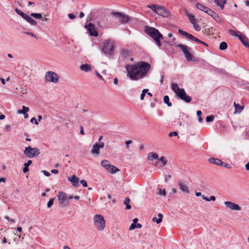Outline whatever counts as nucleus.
I'll return each instance as SVG.
<instances>
[{
  "mask_svg": "<svg viewBox=\"0 0 249 249\" xmlns=\"http://www.w3.org/2000/svg\"><path fill=\"white\" fill-rule=\"evenodd\" d=\"M151 65L148 62L140 61L134 65L127 64V76L132 81H138L146 76Z\"/></svg>",
  "mask_w": 249,
  "mask_h": 249,
  "instance_id": "f257e3e1",
  "label": "nucleus"
},
{
  "mask_svg": "<svg viewBox=\"0 0 249 249\" xmlns=\"http://www.w3.org/2000/svg\"><path fill=\"white\" fill-rule=\"evenodd\" d=\"M171 87L176 96L180 99L187 103L191 102L192 97L186 94L184 89H180L178 85L175 83H171Z\"/></svg>",
  "mask_w": 249,
  "mask_h": 249,
  "instance_id": "f03ea898",
  "label": "nucleus"
},
{
  "mask_svg": "<svg viewBox=\"0 0 249 249\" xmlns=\"http://www.w3.org/2000/svg\"><path fill=\"white\" fill-rule=\"evenodd\" d=\"M145 32L154 40L159 47L161 46L160 40L163 38V36L157 29L146 27Z\"/></svg>",
  "mask_w": 249,
  "mask_h": 249,
  "instance_id": "7ed1b4c3",
  "label": "nucleus"
},
{
  "mask_svg": "<svg viewBox=\"0 0 249 249\" xmlns=\"http://www.w3.org/2000/svg\"><path fill=\"white\" fill-rule=\"evenodd\" d=\"M103 51L104 53L109 58L113 57L114 45L110 40H106L103 45Z\"/></svg>",
  "mask_w": 249,
  "mask_h": 249,
  "instance_id": "20e7f679",
  "label": "nucleus"
},
{
  "mask_svg": "<svg viewBox=\"0 0 249 249\" xmlns=\"http://www.w3.org/2000/svg\"><path fill=\"white\" fill-rule=\"evenodd\" d=\"M93 222L95 228L100 231L104 230L106 227L105 220L101 214H96L93 217Z\"/></svg>",
  "mask_w": 249,
  "mask_h": 249,
  "instance_id": "39448f33",
  "label": "nucleus"
},
{
  "mask_svg": "<svg viewBox=\"0 0 249 249\" xmlns=\"http://www.w3.org/2000/svg\"><path fill=\"white\" fill-rule=\"evenodd\" d=\"M176 48H179L183 53L187 61H191L193 60V55L190 52L191 49L187 46L182 44H179L176 46ZM195 60H194V61Z\"/></svg>",
  "mask_w": 249,
  "mask_h": 249,
  "instance_id": "423d86ee",
  "label": "nucleus"
},
{
  "mask_svg": "<svg viewBox=\"0 0 249 249\" xmlns=\"http://www.w3.org/2000/svg\"><path fill=\"white\" fill-rule=\"evenodd\" d=\"M40 153V150L38 148H32L30 146L25 147L24 151V154L30 158L37 157Z\"/></svg>",
  "mask_w": 249,
  "mask_h": 249,
  "instance_id": "0eeeda50",
  "label": "nucleus"
},
{
  "mask_svg": "<svg viewBox=\"0 0 249 249\" xmlns=\"http://www.w3.org/2000/svg\"><path fill=\"white\" fill-rule=\"evenodd\" d=\"M101 165L111 174H115L119 170L114 165L110 164L109 162L107 160H102L101 161Z\"/></svg>",
  "mask_w": 249,
  "mask_h": 249,
  "instance_id": "6e6552de",
  "label": "nucleus"
},
{
  "mask_svg": "<svg viewBox=\"0 0 249 249\" xmlns=\"http://www.w3.org/2000/svg\"><path fill=\"white\" fill-rule=\"evenodd\" d=\"M46 79L47 81L53 82V83H56L58 81V76L57 74L53 71H47L46 73Z\"/></svg>",
  "mask_w": 249,
  "mask_h": 249,
  "instance_id": "1a4fd4ad",
  "label": "nucleus"
},
{
  "mask_svg": "<svg viewBox=\"0 0 249 249\" xmlns=\"http://www.w3.org/2000/svg\"><path fill=\"white\" fill-rule=\"evenodd\" d=\"M85 28L87 29L88 31L89 32L90 36H92L96 37L98 35V32L95 29L94 25L91 23H89L88 25H86L85 26Z\"/></svg>",
  "mask_w": 249,
  "mask_h": 249,
  "instance_id": "9d476101",
  "label": "nucleus"
},
{
  "mask_svg": "<svg viewBox=\"0 0 249 249\" xmlns=\"http://www.w3.org/2000/svg\"><path fill=\"white\" fill-rule=\"evenodd\" d=\"M112 15H114L116 18H117L118 20L122 23H126L129 20L128 16L123 15L121 13L113 12Z\"/></svg>",
  "mask_w": 249,
  "mask_h": 249,
  "instance_id": "9b49d317",
  "label": "nucleus"
},
{
  "mask_svg": "<svg viewBox=\"0 0 249 249\" xmlns=\"http://www.w3.org/2000/svg\"><path fill=\"white\" fill-rule=\"evenodd\" d=\"M156 13L163 17H168L170 15L169 10L166 9L164 7L160 6H158Z\"/></svg>",
  "mask_w": 249,
  "mask_h": 249,
  "instance_id": "f8f14e48",
  "label": "nucleus"
},
{
  "mask_svg": "<svg viewBox=\"0 0 249 249\" xmlns=\"http://www.w3.org/2000/svg\"><path fill=\"white\" fill-rule=\"evenodd\" d=\"M178 33L179 34L185 36L187 38H188L192 41H194L196 42H200V40H199V39L197 38L196 37L194 36L193 35L188 33L187 32L182 31L181 29H179L178 30Z\"/></svg>",
  "mask_w": 249,
  "mask_h": 249,
  "instance_id": "ddd939ff",
  "label": "nucleus"
},
{
  "mask_svg": "<svg viewBox=\"0 0 249 249\" xmlns=\"http://www.w3.org/2000/svg\"><path fill=\"white\" fill-rule=\"evenodd\" d=\"M224 204L226 207L231 210L240 211L241 209L240 206L238 204L233 203L231 201H225Z\"/></svg>",
  "mask_w": 249,
  "mask_h": 249,
  "instance_id": "4468645a",
  "label": "nucleus"
},
{
  "mask_svg": "<svg viewBox=\"0 0 249 249\" xmlns=\"http://www.w3.org/2000/svg\"><path fill=\"white\" fill-rule=\"evenodd\" d=\"M209 11V13H208V15L212 17L217 22L220 23H223L224 19L218 15L214 11L211 9Z\"/></svg>",
  "mask_w": 249,
  "mask_h": 249,
  "instance_id": "2eb2a0df",
  "label": "nucleus"
},
{
  "mask_svg": "<svg viewBox=\"0 0 249 249\" xmlns=\"http://www.w3.org/2000/svg\"><path fill=\"white\" fill-rule=\"evenodd\" d=\"M57 197L59 204L63 206L64 201L67 199V196L65 192L60 191L58 193Z\"/></svg>",
  "mask_w": 249,
  "mask_h": 249,
  "instance_id": "dca6fc26",
  "label": "nucleus"
},
{
  "mask_svg": "<svg viewBox=\"0 0 249 249\" xmlns=\"http://www.w3.org/2000/svg\"><path fill=\"white\" fill-rule=\"evenodd\" d=\"M238 38L245 46L249 48L248 39L245 35L241 34Z\"/></svg>",
  "mask_w": 249,
  "mask_h": 249,
  "instance_id": "f3484780",
  "label": "nucleus"
},
{
  "mask_svg": "<svg viewBox=\"0 0 249 249\" xmlns=\"http://www.w3.org/2000/svg\"><path fill=\"white\" fill-rule=\"evenodd\" d=\"M68 180L71 181L74 186L77 187L79 185V178L75 175L69 177Z\"/></svg>",
  "mask_w": 249,
  "mask_h": 249,
  "instance_id": "a211bd4d",
  "label": "nucleus"
},
{
  "mask_svg": "<svg viewBox=\"0 0 249 249\" xmlns=\"http://www.w3.org/2000/svg\"><path fill=\"white\" fill-rule=\"evenodd\" d=\"M196 7L198 9L207 13V14H208L209 13V11L211 10V9H210L209 7H206L204 5L200 3H197L196 4Z\"/></svg>",
  "mask_w": 249,
  "mask_h": 249,
  "instance_id": "6ab92c4d",
  "label": "nucleus"
},
{
  "mask_svg": "<svg viewBox=\"0 0 249 249\" xmlns=\"http://www.w3.org/2000/svg\"><path fill=\"white\" fill-rule=\"evenodd\" d=\"M178 185L179 186V188L182 191V192L185 193H189V189L188 187L181 181H178Z\"/></svg>",
  "mask_w": 249,
  "mask_h": 249,
  "instance_id": "aec40b11",
  "label": "nucleus"
},
{
  "mask_svg": "<svg viewBox=\"0 0 249 249\" xmlns=\"http://www.w3.org/2000/svg\"><path fill=\"white\" fill-rule=\"evenodd\" d=\"M209 162L211 164H215L216 165L221 166L223 164V161L218 159L214 158H210L208 160Z\"/></svg>",
  "mask_w": 249,
  "mask_h": 249,
  "instance_id": "412c9836",
  "label": "nucleus"
},
{
  "mask_svg": "<svg viewBox=\"0 0 249 249\" xmlns=\"http://www.w3.org/2000/svg\"><path fill=\"white\" fill-rule=\"evenodd\" d=\"M23 18L32 25L36 26L37 24V22L36 20L27 14H26Z\"/></svg>",
  "mask_w": 249,
  "mask_h": 249,
  "instance_id": "4be33fe9",
  "label": "nucleus"
},
{
  "mask_svg": "<svg viewBox=\"0 0 249 249\" xmlns=\"http://www.w3.org/2000/svg\"><path fill=\"white\" fill-rule=\"evenodd\" d=\"M80 70L84 72H89L91 71V67L88 64H82L80 66Z\"/></svg>",
  "mask_w": 249,
  "mask_h": 249,
  "instance_id": "5701e85b",
  "label": "nucleus"
},
{
  "mask_svg": "<svg viewBox=\"0 0 249 249\" xmlns=\"http://www.w3.org/2000/svg\"><path fill=\"white\" fill-rule=\"evenodd\" d=\"M100 148L98 146V143L96 142L95 144H93L92 148L91 150V152L93 154H99Z\"/></svg>",
  "mask_w": 249,
  "mask_h": 249,
  "instance_id": "b1692460",
  "label": "nucleus"
},
{
  "mask_svg": "<svg viewBox=\"0 0 249 249\" xmlns=\"http://www.w3.org/2000/svg\"><path fill=\"white\" fill-rule=\"evenodd\" d=\"M158 155L156 153L150 152L148 154L147 160L152 161L154 159H158Z\"/></svg>",
  "mask_w": 249,
  "mask_h": 249,
  "instance_id": "393cba45",
  "label": "nucleus"
},
{
  "mask_svg": "<svg viewBox=\"0 0 249 249\" xmlns=\"http://www.w3.org/2000/svg\"><path fill=\"white\" fill-rule=\"evenodd\" d=\"M186 15L189 18L190 22L193 24L195 23L196 22V18L195 17V16L189 14L187 11H185Z\"/></svg>",
  "mask_w": 249,
  "mask_h": 249,
  "instance_id": "a878e982",
  "label": "nucleus"
},
{
  "mask_svg": "<svg viewBox=\"0 0 249 249\" xmlns=\"http://www.w3.org/2000/svg\"><path fill=\"white\" fill-rule=\"evenodd\" d=\"M214 1L217 5L220 7L222 9H224V5L227 2V0H214Z\"/></svg>",
  "mask_w": 249,
  "mask_h": 249,
  "instance_id": "bb28decb",
  "label": "nucleus"
},
{
  "mask_svg": "<svg viewBox=\"0 0 249 249\" xmlns=\"http://www.w3.org/2000/svg\"><path fill=\"white\" fill-rule=\"evenodd\" d=\"M229 33L231 36H234L238 37V36L242 34L239 31H236L232 29L229 30Z\"/></svg>",
  "mask_w": 249,
  "mask_h": 249,
  "instance_id": "cd10ccee",
  "label": "nucleus"
},
{
  "mask_svg": "<svg viewBox=\"0 0 249 249\" xmlns=\"http://www.w3.org/2000/svg\"><path fill=\"white\" fill-rule=\"evenodd\" d=\"M32 161L31 160H29L27 162L24 164V167L23 168V172L24 173H26L29 171L28 167L32 164Z\"/></svg>",
  "mask_w": 249,
  "mask_h": 249,
  "instance_id": "c85d7f7f",
  "label": "nucleus"
},
{
  "mask_svg": "<svg viewBox=\"0 0 249 249\" xmlns=\"http://www.w3.org/2000/svg\"><path fill=\"white\" fill-rule=\"evenodd\" d=\"M158 216L159 217L158 218H157L156 217H154L152 219V221L153 222H156L157 224H160L162 221L163 215L161 213H159Z\"/></svg>",
  "mask_w": 249,
  "mask_h": 249,
  "instance_id": "c756f323",
  "label": "nucleus"
},
{
  "mask_svg": "<svg viewBox=\"0 0 249 249\" xmlns=\"http://www.w3.org/2000/svg\"><path fill=\"white\" fill-rule=\"evenodd\" d=\"M234 106L235 107V111H237L239 113H240L243 109V106H241L239 104H236L235 102H234Z\"/></svg>",
  "mask_w": 249,
  "mask_h": 249,
  "instance_id": "7c9ffc66",
  "label": "nucleus"
},
{
  "mask_svg": "<svg viewBox=\"0 0 249 249\" xmlns=\"http://www.w3.org/2000/svg\"><path fill=\"white\" fill-rule=\"evenodd\" d=\"M142 225L139 223H132L129 227V230H132L136 228H141Z\"/></svg>",
  "mask_w": 249,
  "mask_h": 249,
  "instance_id": "2f4dec72",
  "label": "nucleus"
},
{
  "mask_svg": "<svg viewBox=\"0 0 249 249\" xmlns=\"http://www.w3.org/2000/svg\"><path fill=\"white\" fill-rule=\"evenodd\" d=\"M169 97L167 95H165L163 97V101L165 104H167L168 107L172 106V103L169 101Z\"/></svg>",
  "mask_w": 249,
  "mask_h": 249,
  "instance_id": "473e14b6",
  "label": "nucleus"
},
{
  "mask_svg": "<svg viewBox=\"0 0 249 249\" xmlns=\"http://www.w3.org/2000/svg\"><path fill=\"white\" fill-rule=\"evenodd\" d=\"M31 16L34 17L36 19H42V16L41 14L33 13L31 14Z\"/></svg>",
  "mask_w": 249,
  "mask_h": 249,
  "instance_id": "72a5a7b5",
  "label": "nucleus"
},
{
  "mask_svg": "<svg viewBox=\"0 0 249 249\" xmlns=\"http://www.w3.org/2000/svg\"><path fill=\"white\" fill-rule=\"evenodd\" d=\"M228 47V45H227V44L226 42H222L220 43V45H219V49L220 50H226Z\"/></svg>",
  "mask_w": 249,
  "mask_h": 249,
  "instance_id": "f704fd0d",
  "label": "nucleus"
},
{
  "mask_svg": "<svg viewBox=\"0 0 249 249\" xmlns=\"http://www.w3.org/2000/svg\"><path fill=\"white\" fill-rule=\"evenodd\" d=\"M202 196V198L207 201H210L211 200H212V201H215V199H216V198L214 196H211L209 198H208L207 197L205 196L204 195H202L201 196Z\"/></svg>",
  "mask_w": 249,
  "mask_h": 249,
  "instance_id": "c9c22d12",
  "label": "nucleus"
},
{
  "mask_svg": "<svg viewBox=\"0 0 249 249\" xmlns=\"http://www.w3.org/2000/svg\"><path fill=\"white\" fill-rule=\"evenodd\" d=\"M129 52L127 50L124 49L121 52V56L123 58H126L128 56Z\"/></svg>",
  "mask_w": 249,
  "mask_h": 249,
  "instance_id": "e433bc0d",
  "label": "nucleus"
},
{
  "mask_svg": "<svg viewBox=\"0 0 249 249\" xmlns=\"http://www.w3.org/2000/svg\"><path fill=\"white\" fill-rule=\"evenodd\" d=\"M159 5L151 4L150 5H148V7L151 8L153 11L155 12L156 13L157 12V9Z\"/></svg>",
  "mask_w": 249,
  "mask_h": 249,
  "instance_id": "4c0bfd02",
  "label": "nucleus"
},
{
  "mask_svg": "<svg viewBox=\"0 0 249 249\" xmlns=\"http://www.w3.org/2000/svg\"><path fill=\"white\" fill-rule=\"evenodd\" d=\"M196 114L198 116V121L199 122L201 123L203 121V119L201 117L202 112L200 110H198L196 112Z\"/></svg>",
  "mask_w": 249,
  "mask_h": 249,
  "instance_id": "58836bf2",
  "label": "nucleus"
},
{
  "mask_svg": "<svg viewBox=\"0 0 249 249\" xmlns=\"http://www.w3.org/2000/svg\"><path fill=\"white\" fill-rule=\"evenodd\" d=\"M160 161L162 162V166H164L167 164V161L165 160V158L164 156L161 157L160 159H158Z\"/></svg>",
  "mask_w": 249,
  "mask_h": 249,
  "instance_id": "ea45409f",
  "label": "nucleus"
},
{
  "mask_svg": "<svg viewBox=\"0 0 249 249\" xmlns=\"http://www.w3.org/2000/svg\"><path fill=\"white\" fill-rule=\"evenodd\" d=\"M15 11L18 15H20L22 18H23L24 16L26 15V14L22 12L21 11H20L18 8L15 9Z\"/></svg>",
  "mask_w": 249,
  "mask_h": 249,
  "instance_id": "a19ab883",
  "label": "nucleus"
},
{
  "mask_svg": "<svg viewBox=\"0 0 249 249\" xmlns=\"http://www.w3.org/2000/svg\"><path fill=\"white\" fill-rule=\"evenodd\" d=\"M214 120V116L213 115L208 116L206 118V121L207 122H212Z\"/></svg>",
  "mask_w": 249,
  "mask_h": 249,
  "instance_id": "79ce46f5",
  "label": "nucleus"
},
{
  "mask_svg": "<svg viewBox=\"0 0 249 249\" xmlns=\"http://www.w3.org/2000/svg\"><path fill=\"white\" fill-rule=\"evenodd\" d=\"M159 195H160V196H166V192L165 189H160L159 190Z\"/></svg>",
  "mask_w": 249,
  "mask_h": 249,
  "instance_id": "37998d69",
  "label": "nucleus"
},
{
  "mask_svg": "<svg viewBox=\"0 0 249 249\" xmlns=\"http://www.w3.org/2000/svg\"><path fill=\"white\" fill-rule=\"evenodd\" d=\"M54 199H55V198L54 197V198H52L50 199V200L49 201V202L47 203V207L48 208H50L52 207V206L53 204V201H54Z\"/></svg>",
  "mask_w": 249,
  "mask_h": 249,
  "instance_id": "c03bdc74",
  "label": "nucleus"
},
{
  "mask_svg": "<svg viewBox=\"0 0 249 249\" xmlns=\"http://www.w3.org/2000/svg\"><path fill=\"white\" fill-rule=\"evenodd\" d=\"M193 25L194 28L196 31H200L201 30L200 26L199 25L196 24V23L193 24Z\"/></svg>",
  "mask_w": 249,
  "mask_h": 249,
  "instance_id": "a18cd8bd",
  "label": "nucleus"
},
{
  "mask_svg": "<svg viewBox=\"0 0 249 249\" xmlns=\"http://www.w3.org/2000/svg\"><path fill=\"white\" fill-rule=\"evenodd\" d=\"M24 33L27 35H28L29 36H32L35 38H37L35 34H33L32 32H24Z\"/></svg>",
  "mask_w": 249,
  "mask_h": 249,
  "instance_id": "49530a36",
  "label": "nucleus"
},
{
  "mask_svg": "<svg viewBox=\"0 0 249 249\" xmlns=\"http://www.w3.org/2000/svg\"><path fill=\"white\" fill-rule=\"evenodd\" d=\"M132 143V141L131 140H128L125 142V147L127 149H128L129 147V144H131Z\"/></svg>",
  "mask_w": 249,
  "mask_h": 249,
  "instance_id": "de8ad7c7",
  "label": "nucleus"
},
{
  "mask_svg": "<svg viewBox=\"0 0 249 249\" xmlns=\"http://www.w3.org/2000/svg\"><path fill=\"white\" fill-rule=\"evenodd\" d=\"M22 110L23 112H24V113H27V112H28L29 111V108L28 107H26L25 106H23L22 107Z\"/></svg>",
  "mask_w": 249,
  "mask_h": 249,
  "instance_id": "09e8293b",
  "label": "nucleus"
},
{
  "mask_svg": "<svg viewBox=\"0 0 249 249\" xmlns=\"http://www.w3.org/2000/svg\"><path fill=\"white\" fill-rule=\"evenodd\" d=\"M178 132H176V131H173V132H170V133H169V136L170 137H172V136H178Z\"/></svg>",
  "mask_w": 249,
  "mask_h": 249,
  "instance_id": "8fccbe9b",
  "label": "nucleus"
},
{
  "mask_svg": "<svg viewBox=\"0 0 249 249\" xmlns=\"http://www.w3.org/2000/svg\"><path fill=\"white\" fill-rule=\"evenodd\" d=\"M221 166H224L228 169H231V166L228 164V163H226L225 162H223V164L222 165H221Z\"/></svg>",
  "mask_w": 249,
  "mask_h": 249,
  "instance_id": "3c124183",
  "label": "nucleus"
},
{
  "mask_svg": "<svg viewBox=\"0 0 249 249\" xmlns=\"http://www.w3.org/2000/svg\"><path fill=\"white\" fill-rule=\"evenodd\" d=\"M30 122H31V123H33V122H34V123H35V124L36 125L38 124V121L36 120V118H35V117H33V118H32L31 119V120H30Z\"/></svg>",
  "mask_w": 249,
  "mask_h": 249,
  "instance_id": "603ef678",
  "label": "nucleus"
},
{
  "mask_svg": "<svg viewBox=\"0 0 249 249\" xmlns=\"http://www.w3.org/2000/svg\"><path fill=\"white\" fill-rule=\"evenodd\" d=\"M80 183L83 185L84 187H87L88 186V183L87 181L85 180H80Z\"/></svg>",
  "mask_w": 249,
  "mask_h": 249,
  "instance_id": "864d4df0",
  "label": "nucleus"
},
{
  "mask_svg": "<svg viewBox=\"0 0 249 249\" xmlns=\"http://www.w3.org/2000/svg\"><path fill=\"white\" fill-rule=\"evenodd\" d=\"M41 172L44 174V175L45 176L49 177V176H51V174H50L49 172H48V171H45V170H42Z\"/></svg>",
  "mask_w": 249,
  "mask_h": 249,
  "instance_id": "5fc2aeb1",
  "label": "nucleus"
},
{
  "mask_svg": "<svg viewBox=\"0 0 249 249\" xmlns=\"http://www.w3.org/2000/svg\"><path fill=\"white\" fill-rule=\"evenodd\" d=\"M130 199L128 197H126L124 201V204L125 205L129 204Z\"/></svg>",
  "mask_w": 249,
  "mask_h": 249,
  "instance_id": "6e6d98bb",
  "label": "nucleus"
},
{
  "mask_svg": "<svg viewBox=\"0 0 249 249\" xmlns=\"http://www.w3.org/2000/svg\"><path fill=\"white\" fill-rule=\"evenodd\" d=\"M68 17L71 19H73L75 18V16L73 14H69Z\"/></svg>",
  "mask_w": 249,
  "mask_h": 249,
  "instance_id": "4d7b16f0",
  "label": "nucleus"
},
{
  "mask_svg": "<svg viewBox=\"0 0 249 249\" xmlns=\"http://www.w3.org/2000/svg\"><path fill=\"white\" fill-rule=\"evenodd\" d=\"M105 143L104 142H100V143H98V146L99 148H102L104 147Z\"/></svg>",
  "mask_w": 249,
  "mask_h": 249,
  "instance_id": "13d9d810",
  "label": "nucleus"
},
{
  "mask_svg": "<svg viewBox=\"0 0 249 249\" xmlns=\"http://www.w3.org/2000/svg\"><path fill=\"white\" fill-rule=\"evenodd\" d=\"M80 133L82 135H84V128L82 125L80 126Z\"/></svg>",
  "mask_w": 249,
  "mask_h": 249,
  "instance_id": "bf43d9fd",
  "label": "nucleus"
},
{
  "mask_svg": "<svg viewBox=\"0 0 249 249\" xmlns=\"http://www.w3.org/2000/svg\"><path fill=\"white\" fill-rule=\"evenodd\" d=\"M96 74L99 78H100V79L103 80V78L102 76L97 71H96Z\"/></svg>",
  "mask_w": 249,
  "mask_h": 249,
  "instance_id": "052dcab7",
  "label": "nucleus"
},
{
  "mask_svg": "<svg viewBox=\"0 0 249 249\" xmlns=\"http://www.w3.org/2000/svg\"><path fill=\"white\" fill-rule=\"evenodd\" d=\"M145 94L144 93H143L142 92L141 93V96H140V99L141 100H142L144 99V96H145Z\"/></svg>",
  "mask_w": 249,
  "mask_h": 249,
  "instance_id": "680f3d73",
  "label": "nucleus"
},
{
  "mask_svg": "<svg viewBox=\"0 0 249 249\" xmlns=\"http://www.w3.org/2000/svg\"><path fill=\"white\" fill-rule=\"evenodd\" d=\"M0 81H1V83L3 85H5V79L4 78H0Z\"/></svg>",
  "mask_w": 249,
  "mask_h": 249,
  "instance_id": "e2e57ef3",
  "label": "nucleus"
},
{
  "mask_svg": "<svg viewBox=\"0 0 249 249\" xmlns=\"http://www.w3.org/2000/svg\"><path fill=\"white\" fill-rule=\"evenodd\" d=\"M246 170L249 171V161L245 165Z\"/></svg>",
  "mask_w": 249,
  "mask_h": 249,
  "instance_id": "0e129e2a",
  "label": "nucleus"
},
{
  "mask_svg": "<svg viewBox=\"0 0 249 249\" xmlns=\"http://www.w3.org/2000/svg\"><path fill=\"white\" fill-rule=\"evenodd\" d=\"M113 83L115 85L118 84V79L117 78H115L114 79Z\"/></svg>",
  "mask_w": 249,
  "mask_h": 249,
  "instance_id": "69168bd1",
  "label": "nucleus"
},
{
  "mask_svg": "<svg viewBox=\"0 0 249 249\" xmlns=\"http://www.w3.org/2000/svg\"><path fill=\"white\" fill-rule=\"evenodd\" d=\"M84 13L82 12H80V14H79V18H83L84 17Z\"/></svg>",
  "mask_w": 249,
  "mask_h": 249,
  "instance_id": "338daca9",
  "label": "nucleus"
},
{
  "mask_svg": "<svg viewBox=\"0 0 249 249\" xmlns=\"http://www.w3.org/2000/svg\"><path fill=\"white\" fill-rule=\"evenodd\" d=\"M51 172L52 173L57 174V173H58V171L56 169H53V170H51Z\"/></svg>",
  "mask_w": 249,
  "mask_h": 249,
  "instance_id": "774afa93",
  "label": "nucleus"
}]
</instances>
